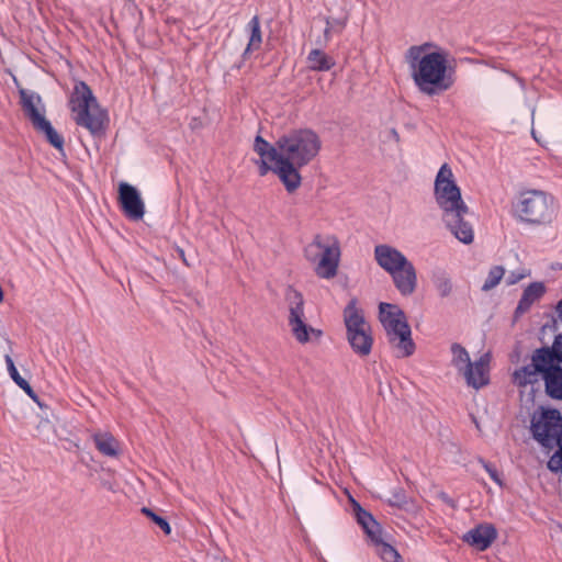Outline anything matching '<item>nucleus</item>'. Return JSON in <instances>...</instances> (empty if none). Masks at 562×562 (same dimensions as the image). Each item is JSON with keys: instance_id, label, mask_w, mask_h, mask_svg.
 <instances>
[{"instance_id": "f257e3e1", "label": "nucleus", "mask_w": 562, "mask_h": 562, "mask_svg": "<svg viewBox=\"0 0 562 562\" xmlns=\"http://www.w3.org/2000/svg\"><path fill=\"white\" fill-rule=\"evenodd\" d=\"M434 194L437 204L443 211L447 227L461 243L469 245L474 239L472 225L464 220L470 212L464 203L461 189L453 179L451 168L445 162L435 179Z\"/></svg>"}, {"instance_id": "f03ea898", "label": "nucleus", "mask_w": 562, "mask_h": 562, "mask_svg": "<svg viewBox=\"0 0 562 562\" xmlns=\"http://www.w3.org/2000/svg\"><path fill=\"white\" fill-rule=\"evenodd\" d=\"M447 50L437 49L424 54L422 58L407 61L414 85L420 93L434 97L453 87L456 70L449 64Z\"/></svg>"}, {"instance_id": "7ed1b4c3", "label": "nucleus", "mask_w": 562, "mask_h": 562, "mask_svg": "<svg viewBox=\"0 0 562 562\" xmlns=\"http://www.w3.org/2000/svg\"><path fill=\"white\" fill-rule=\"evenodd\" d=\"M68 108L77 126L87 130L92 138L105 137L110 125L109 112L100 105L86 81L75 82L68 99Z\"/></svg>"}, {"instance_id": "20e7f679", "label": "nucleus", "mask_w": 562, "mask_h": 562, "mask_svg": "<svg viewBox=\"0 0 562 562\" xmlns=\"http://www.w3.org/2000/svg\"><path fill=\"white\" fill-rule=\"evenodd\" d=\"M376 263L387 272L398 292L408 296L417 286V272L414 265L397 248L380 244L374 247Z\"/></svg>"}, {"instance_id": "39448f33", "label": "nucleus", "mask_w": 562, "mask_h": 562, "mask_svg": "<svg viewBox=\"0 0 562 562\" xmlns=\"http://www.w3.org/2000/svg\"><path fill=\"white\" fill-rule=\"evenodd\" d=\"M379 321L386 333L389 344L398 350V358L414 355L416 345L412 338V329L405 312L397 304L381 302Z\"/></svg>"}, {"instance_id": "423d86ee", "label": "nucleus", "mask_w": 562, "mask_h": 562, "mask_svg": "<svg viewBox=\"0 0 562 562\" xmlns=\"http://www.w3.org/2000/svg\"><path fill=\"white\" fill-rule=\"evenodd\" d=\"M274 145H291L286 157L277 166L273 173L288 193H294L302 184L301 168L319 153L322 143H274Z\"/></svg>"}, {"instance_id": "0eeeda50", "label": "nucleus", "mask_w": 562, "mask_h": 562, "mask_svg": "<svg viewBox=\"0 0 562 562\" xmlns=\"http://www.w3.org/2000/svg\"><path fill=\"white\" fill-rule=\"evenodd\" d=\"M514 211L520 222L536 226L550 224L557 216L554 198L540 190L521 192Z\"/></svg>"}, {"instance_id": "6e6552de", "label": "nucleus", "mask_w": 562, "mask_h": 562, "mask_svg": "<svg viewBox=\"0 0 562 562\" xmlns=\"http://www.w3.org/2000/svg\"><path fill=\"white\" fill-rule=\"evenodd\" d=\"M357 304V297H352L344 308L346 335L352 351L359 357H367L372 351L374 339L371 326Z\"/></svg>"}, {"instance_id": "1a4fd4ad", "label": "nucleus", "mask_w": 562, "mask_h": 562, "mask_svg": "<svg viewBox=\"0 0 562 562\" xmlns=\"http://www.w3.org/2000/svg\"><path fill=\"white\" fill-rule=\"evenodd\" d=\"M452 353L451 364L463 373L465 382L474 390H480L490 384L491 352L483 353L476 361L472 362L468 350L459 342L450 347Z\"/></svg>"}, {"instance_id": "9d476101", "label": "nucleus", "mask_w": 562, "mask_h": 562, "mask_svg": "<svg viewBox=\"0 0 562 562\" xmlns=\"http://www.w3.org/2000/svg\"><path fill=\"white\" fill-rule=\"evenodd\" d=\"M350 508L357 524L362 529L367 539L376 548V552L384 562H403L398 551L382 538V526L374 516L362 505L350 497Z\"/></svg>"}, {"instance_id": "9b49d317", "label": "nucleus", "mask_w": 562, "mask_h": 562, "mask_svg": "<svg viewBox=\"0 0 562 562\" xmlns=\"http://www.w3.org/2000/svg\"><path fill=\"white\" fill-rule=\"evenodd\" d=\"M20 105L24 116L33 128L45 136L46 140H64L52 122L46 119V106L40 93L22 87L18 89Z\"/></svg>"}, {"instance_id": "f8f14e48", "label": "nucleus", "mask_w": 562, "mask_h": 562, "mask_svg": "<svg viewBox=\"0 0 562 562\" xmlns=\"http://www.w3.org/2000/svg\"><path fill=\"white\" fill-rule=\"evenodd\" d=\"M557 366H561L551 347L543 346L536 349L531 357V363L517 369L513 374V382L517 386L525 387L531 385V401H533V394L536 390L533 384L538 383V376L541 378L548 372L555 369Z\"/></svg>"}, {"instance_id": "ddd939ff", "label": "nucleus", "mask_w": 562, "mask_h": 562, "mask_svg": "<svg viewBox=\"0 0 562 562\" xmlns=\"http://www.w3.org/2000/svg\"><path fill=\"white\" fill-rule=\"evenodd\" d=\"M562 430V415L558 408L540 406L532 415V438L544 448H553Z\"/></svg>"}, {"instance_id": "4468645a", "label": "nucleus", "mask_w": 562, "mask_h": 562, "mask_svg": "<svg viewBox=\"0 0 562 562\" xmlns=\"http://www.w3.org/2000/svg\"><path fill=\"white\" fill-rule=\"evenodd\" d=\"M291 145H273L272 143H254L252 149L258 158H251V162L258 167L260 177L276 170L277 166L286 157Z\"/></svg>"}, {"instance_id": "2eb2a0df", "label": "nucleus", "mask_w": 562, "mask_h": 562, "mask_svg": "<svg viewBox=\"0 0 562 562\" xmlns=\"http://www.w3.org/2000/svg\"><path fill=\"white\" fill-rule=\"evenodd\" d=\"M117 205L130 221L138 222L145 215V203L139 190L126 181L117 184Z\"/></svg>"}, {"instance_id": "dca6fc26", "label": "nucleus", "mask_w": 562, "mask_h": 562, "mask_svg": "<svg viewBox=\"0 0 562 562\" xmlns=\"http://www.w3.org/2000/svg\"><path fill=\"white\" fill-rule=\"evenodd\" d=\"M312 247L323 250L319 261L315 267L316 276L323 279L336 277L341 255L338 240L335 238L333 245H325L322 236L317 234L305 251L307 252Z\"/></svg>"}, {"instance_id": "f3484780", "label": "nucleus", "mask_w": 562, "mask_h": 562, "mask_svg": "<svg viewBox=\"0 0 562 562\" xmlns=\"http://www.w3.org/2000/svg\"><path fill=\"white\" fill-rule=\"evenodd\" d=\"M497 528L491 522H481L462 536V541L477 551H485L497 539Z\"/></svg>"}, {"instance_id": "a211bd4d", "label": "nucleus", "mask_w": 562, "mask_h": 562, "mask_svg": "<svg viewBox=\"0 0 562 562\" xmlns=\"http://www.w3.org/2000/svg\"><path fill=\"white\" fill-rule=\"evenodd\" d=\"M546 285L543 282H531L522 292L520 300L514 311L513 319L518 321L525 313H527L531 305L540 300L546 293Z\"/></svg>"}, {"instance_id": "6ab92c4d", "label": "nucleus", "mask_w": 562, "mask_h": 562, "mask_svg": "<svg viewBox=\"0 0 562 562\" xmlns=\"http://www.w3.org/2000/svg\"><path fill=\"white\" fill-rule=\"evenodd\" d=\"M325 48H321L317 46L310 50L306 56L307 68L311 71L324 72L329 71L333 67L336 66V60L334 57L328 55Z\"/></svg>"}, {"instance_id": "aec40b11", "label": "nucleus", "mask_w": 562, "mask_h": 562, "mask_svg": "<svg viewBox=\"0 0 562 562\" xmlns=\"http://www.w3.org/2000/svg\"><path fill=\"white\" fill-rule=\"evenodd\" d=\"M285 300L290 305L289 324L304 319V297L293 285L285 289Z\"/></svg>"}, {"instance_id": "412c9836", "label": "nucleus", "mask_w": 562, "mask_h": 562, "mask_svg": "<svg viewBox=\"0 0 562 562\" xmlns=\"http://www.w3.org/2000/svg\"><path fill=\"white\" fill-rule=\"evenodd\" d=\"M541 379L544 381L546 394L552 400L562 401V367L557 366Z\"/></svg>"}, {"instance_id": "4be33fe9", "label": "nucleus", "mask_w": 562, "mask_h": 562, "mask_svg": "<svg viewBox=\"0 0 562 562\" xmlns=\"http://www.w3.org/2000/svg\"><path fill=\"white\" fill-rule=\"evenodd\" d=\"M95 448L105 457L116 458L120 454V442L111 432L93 435Z\"/></svg>"}, {"instance_id": "5701e85b", "label": "nucleus", "mask_w": 562, "mask_h": 562, "mask_svg": "<svg viewBox=\"0 0 562 562\" xmlns=\"http://www.w3.org/2000/svg\"><path fill=\"white\" fill-rule=\"evenodd\" d=\"M391 507H396L405 512H414L416 508L415 502L409 498L403 487H397L392 493V498L386 501Z\"/></svg>"}, {"instance_id": "b1692460", "label": "nucleus", "mask_w": 562, "mask_h": 562, "mask_svg": "<svg viewBox=\"0 0 562 562\" xmlns=\"http://www.w3.org/2000/svg\"><path fill=\"white\" fill-rule=\"evenodd\" d=\"M432 283L441 297H447L452 292V282L445 270H437L432 273Z\"/></svg>"}, {"instance_id": "393cba45", "label": "nucleus", "mask_w": 562, "mask_h": 562, "mask_svg": "<svg viewBox=\"0 0 562 562\" xmlns=\"http://www.w3.org/2000/svg\"><path fill=\"white\" fill-rule=\"evenodd\" d=\"M140 513L148 520H150L151 524L157 526L164 532V535H166V536L171 535L172 529H171V526L166 517L159 515L156 510H154L153 508L146 507V506H143L140 508Z\"/></svg>"}, {"instance_id": "a878e982", "label": "nucleus", "mask_w": 562, "mask_h": 562, "mask_svg": "<svg viewBox=\"0 0 562 562\" xmlns=\"http://www.w3.org/2000/svg\"><path fill=\"white\" fill-rule=\"evenodd\" d=\"M247 30L249 31V46L259 48L262 43V34L260 19L258 15H254L250 19V21L247 24Z\"/></svg>"}, {"instance_id": "bb28decb", "label": "nucleus", "mask_w": 562, "mask_h": 562, "mask_svg": "<svg viewBox=\"0 0 562 562\" xmlns=\"http://www.w3.org/2000/svg\"><path fill=\"white\" fill-rule=\"evenodd\" d=\"M289 325L291 327L293 336L300 344H307L312 341V337L310 336V330H312V326L305 323L304 319Z\"/></svg>"}, {"instance_id": "cd10ccee", "label": "nucleus", "mask_w": 562, "mask_h": 562, "mask_svg": "<svg viewBox=\"0 0 562 562\" xmlns=\"http://www.w3.org/2000/svg\"><path fill=\"white\" fill-rule=\"evenodd\" d=\"M504 274H505V268L503 266H493L490 269L488 276L485 279V282L483 283L481 290L483 292H487V291L494 289L495 286H497L499 284Z\"/></svg>"}, {"instance_id": "c85d7f7f", "label": "nucleus", "mask_w": 562, "mask_h": 562, "mask_svg": "<svg viewBox=\"0 0 562 562\" xmlns=\"http://www.w3.org/2000/svg\"><path fill=\"white\" fill-rule=\"evenodd\" d=\"M325 25L330 26L336 35H341L347 27L349 15L347 13L338 16H324Z\"/></svg>"}, {"instance_id": "c756f323", "label": "nucleus", "mask_w": 562, "mask_h": 562, "mask_svg": "<svg viewBox=\"0 0 562 562\" xmlns=\"http://www.w3.org/2000/svg\"><path fill=\"white\" fill-rule=\"evenodd\" d=\"M436 45L432 42H425L420 45H413L406 52V60H416L422 58L424 54L429 53L428 50Z\"/></svg>"}, {"instance_id": "7c9ffc66", "label": "nucleus", "mask_w": 562, "mask_h": 562, "mask_svg": "<svg viewBox=\"0 0 562 562\" xmlns=\"http://www.w3.org/2000/svg\"><path fill=\"white\" fill-rule=\"evenodd\" d=\"M278 140H318V136L312 130H299L291 135H282Z\"/></svg>"}, {"instance_id": "2f4dec72", "label": "nucleus", "mask_w": 562, "mask_h": 562, "mask_svg": "<svg viewBox=\"0 0 562 562\" xmlns=\"http://www.w3.org/2000/svg\"><path fill=\"white\" fill-rule=\"evenodd\" d=\"M479 462L482 464L484 470L488 473L491 480L494 483H496L499 487H503L504 486V480H503L502 474L496 469V467L492 462L486 461L483 458H480Z\"/></svg>"}, {"instance_id": "473e14b6", "label": "nucleus", "mask_w": 562, "mask_h": 562, "mask_svg": "<svg viewBox=\"0 0 562 562\" xmlns=\"http://www.w3.org/2000/svg\"><path fill=\"white\" fill-rule=\"evenodd\" d=\"M547 468L552 473H562V450L559 448L547 462Z\"/></svg>"}, {"instance_id": "72a5a7b5", "label": "nucleus", "mask_w": 562, "mask_h": 562, "mask_svg": "<svg viewBox=\"0 0 562 562\" xmlns=\"http://www.w3.org/2000/svg\"><path fill=\"white\" fill-rule=\"evenodd\" d=\"M5 363H7V368H8V372H9L10 378L18 385L21 381L24 380V378L20 374V372L16 369L12 358L9 355L5 356Z\"/></svg>"}, {"instance_id": "f704fd0d", "label": "nucleus", "mask_w": 562, "mask_h": 562, "mask_svg": "<svg viewBox=\"0 0 562 562\" xmlns=\"http://www.w3.org/2000/svg\"><path fill=\"white\" fill-rule=\"evenodd\" d=\"M334 35H336V33L333 31V29L326 25L323 32V36H318L315 41L316 46L326 48Z\"/></svg>"}, {"instance_id": "c9c22d12", "label": "nucleus", "mask_w": 562, "mask_h": 562, "mask_svg": "<svg viewBox=\"0 0 562 562\" xmlns=\"http://www.w3.org/2000/svg\"><path fill=\"white\" fill-rule=\"evenodd\" d=\"M551 348L558 359V362L562 363V334H558L555 336Z\"/></svg>"}, {"instance_id": "e433bc0d", "label": "nucleus", "mask_w": 562, "mask_h": 562, "mask_svg": "<svg viewBox=\"0 0 562 562\" xmlns=\"http://www.w3.org/2000/svg\"><path fill=\"white\" fill-rule=\"evenodd\" d=\"M76 144L82 150V153H80L77 148H75L80 160H85L86 158L91 157V148L87 145V143L79 142Z\"/></svg>"}, {"instance_id": "4c0bfd02", "label": "nucleus", "mask_w": 562, "mask_h": 562, "mask_svg": "<svg viewBox=\"0 0 562 562\" xmlns=\"http://www.w3.org/2000/svg\"><path fill=\"white\" fill-rule=\"evenodd\" d=\"M549 318L541 327L542 331L549 329L550 331H555L558 329V321L552 314H547Z\"/></svg>"}, {"instance_id": "58836bf2", "label": "nucleus", "mask_w": 562, "mask_h": 562, "mask_svg": "<svg viewBox=\"0 0 562 562\" xmlns=\"http://www.w3.org/2000/svg\"><path fill=\"white\" fill-rule=\"evenodd\" d=\"M257 49L256 47H251L249 46V44H247L246 48L244 49L243 54H241V60L237 64H235L232 68L233 69H240L243 67V64L245 60H247L249 58V55L252 50Z\"/></svg>"}, {"instance_id": "ea45409f", "label": "nucleus", "mask_w": 562, "mask_h": 562, "mask_svg": "<svg viewBox=\"0 0 562 562\" xmlns=\"http://www.w3.org/2000/svg\"><path fill=\"white\" fill-rule=\"evenodd\" d=\"M438 498L452 509H456L458 507L457 502L452 497H450L446 492H440L438 494Z\"/></svg>"}, {"instance_id": "a19ab883", "label": "nucleus", "mask_w": 562, "mask_h": 562, "mask_svg": "<svg viewBox=\"0 0 562 562\" xmlns=\"http://www.w3.org/2000/svg\"><path fill=\"white\" fill-rule=\"evenodd\" d=\"M524 278H525L524 273L512 271L506 279V283H507V285H513V284H516L517 282H519Z\"/></svg>"}, {"instance_id": "79ce46f5", "label": "nucleus", "mask_w": 562, "mask_h": 562, "mask_svg": "<svg viewBox=\"0 0 562 562\" xmlns=\"http://www.w3.org/2000/svg\"><path fill=\"white\" fill-rule=\"evenodd\" d=\"M59 154V159L63 161L66 160L65 145H70L71 143H49ZM58 158V156H56Z\"/></svg>"}, {"instance_id": "37998d69", "label": "nucleus", "mask_w": 562, "mask_h": 562, "mask_svg": "<svg viewBox=\"0 0 562 562\" xmlns=\"http://www.w3.org/2000/svg\"><path fill=\"white\" fill-rule=\"evenodd\" d=\"M173 250L177 254L178 258L187 266V267H190V263L188 262L187 260V257H186V252H184V249L181 248L180 246H177L175 245L173 246Z\"/></svg>"}, {"instance_id": "c03bdc74", "label": "nucleus", "mask_w": 562, "mask_h": 562, "mask_svg": "<svg viewBox=\"0 0 562 562\" xmlns=\"http://www.w3.org/2000/svg\"><path fill=\"white\" fill-rule=\"evenodd\" d=\"M18 386H19L20 389H22V390L26 393V395H27V396H29L31 393H33V392H34V389H33V387H32V385L29 383V381H27V380H25V379H24L23 381H21V382L18 384Z\"/></svg>"}, {"instance_id": "a18cd8bd", "label": "nucleus", "mask_w": 562, "mask_h": 562, "mask_svg": "<svg viewBox=\"0 0 562 562\" xmlns=\"http://www.w3.org/2000/svg\"><path fill=\"white\" fill-rule=\"evenodd\" d=\"M101 485L108 491L115 492V482L110 479H102Z\"/></svg>"}, {"instance_id": "49530a36", "label": "nucleus", "mask_w": 562, "mask_h": 562, "mask_svg": "<svg viewBox=\"0 0 562 562\" xmlns=\"http://www.w3.org/2000/svg\"><path fill=\"white\" fill-rule=\"evenodd\" d=\"M324 333L322 329L312 327V330H310V336L312 337V340L318 341L323 337Z\"/></svg>"}, {"instance_id": "de8ad7c7", "label": "nucleus", "mask_w": 562, "mask_h": 562, "mask_svg": "<svg viewBox=\"0 0 562 562\" xmlns=\"http://www.w3.org/2000/svg\"><path fill=\"white\" fill-rule=\"evenodd\" d=\"M29 397H31L41 408L47 407L44 403L41 402L40 396L35 391L31 393Z\"/></svg>"}, {"instance_id": "09e8293b", "label": "nucleus", "mask_w": 562, "mask_h": 562, "mask_svg": "<svg viewBox=\"0 0 562 562\" xmlns=\"http://www.w3.org/2000/svg\"><path fill=\"white\" fill-rule=\"evenodd\" d=\"M555 311L558 314V318L562 322V299L558 301L555 305Z\"/></svg>"}, {"instance_id": "8fccbe9b", "label": "nucleus", "mask_w": 562, "mask_h": 562, "mask_svg": "<svg viewBox=\"0 0 562 562\" xmlns=\"http://www.w3.org/2000/svg\"><path fill=\"white\" fill-rule=\"evenodd\" d=\"M555 446H558L562 450V429H561V432H560V435H559V437L557 439Z\"/></svg>"}, {"instance_id": "3c124183", "label": "nucleus", "mask_w": 562, "mask_h": 562, "mask_svg": "<svg viewBox=\"0 0 562 562\" xmlns=\"http://www.w3.org/2000/svg\"><path fill=\"white\" fill-rule=\"evenodd\" d=\"M92 146V149L98 153L99 151V143H90Z\"/></svg>"}, {"instance_id": "603ef678", "label": "nucleus", "mask_w": 562, "mask_h": 562, "mask_svg": "<svg viewBox=\"0 0 562 562\" xmlns=\"http://www.w3.org/2000/svg\"><path fill=\"white\" fill-rule=\"evenodd\" d=\"M254 140L260 142V140H266V139L260 134H257L255 136Z\"/></svg>"}, {"instance_id": "864d4df0", "label": "nucleus", "mask_w": 562, "mask_h": 562, "mask_svg": "<svg viewBox=\"0 0 562 562\" xmlns=\"http://www.w3.org/2000/svg\"><path fill=\"white\" fill-rule=\"evenodd\" d=\"M531 135L535 142H538L539 139L536 136L535 130H531Z\"/></svg>"}, {"instance_id": "5fc2aeb1", "label": "nucleus", "mask_w": 562, "mask_h": 562, "mask_svg": "<svg viewBox=\"0 0 562 562\" xmlns=\"http://www.w3.org/2000/svg\"><path fill=\"white\" fill-rule=\"evenodd\" d=\"M392 133H393V135H394V136H396V137H397V133H396V131H395V130H392Z\"/></svg>"}, {"instance_id": "6e6d98bb", "label": "nucleus", "mask_w": 562, "mask_h": 562, "mask_svg": "<svg viewBox=\"0 0 562 562\" xmlns=\"http://www.w3.org/2000/svg\"><path fill=\"white\" fill-rule=\"evenodd\" d=\"M324 562H326V561H324Z\"/></svg>"}]
</instances>
